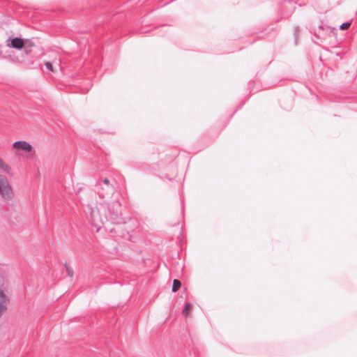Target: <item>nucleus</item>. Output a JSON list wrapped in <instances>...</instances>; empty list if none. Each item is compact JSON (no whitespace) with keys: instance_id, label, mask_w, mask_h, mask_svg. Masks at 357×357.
Wrapping results in <instances>:
<instances>
[{"instance_id":"nucleus-10","label":"nucleus","mask_w":357,"mask_h":357,"mask_svg":"<svg viewBox=\"0 0 357 357\" xmlns=\"http://www.w3.org/2000/svg\"><path fill=\"white\" fill-rule=\"evenodd\" d=\"M191 307V305L190 303H186L185 305V307L182 311V314L185 316V317H187L189 314V310Z\"/></svg>"},{"instance_id":"nucleus-7","label":"nucleus","mask_w":357,"mask_h":357,"mask_svg":"<svg viewBox=\"0 0 357 357\" xmlns=\"http://www.w3.org/2000/svg\"><path fill=\"white\" fill-rule=\"evenodd\" d=\"M10 46L13 48L21 50L24 47V41L20 38H17V37L14 38L11 40Z\"/></svg>"},{"instance_id":"nucleus-6","label":"nucleus","mask_w":357,"mask_h":357,"mask_svg":"<svg viewBox=\"0 0 357 357\" xmlns=\"http://www.w3.org/2000/svg\"><path fill=\"white\" fill-rule=\"evenodd\" d=\"M102 182L104 184H105L107 185L106 192H104L103 191L102 192L100 191V192H99V195L102 198H105V197L109 196V195H111L113 192L114 187H113V185L109 184V181L107 178H104L102 180Z\"/></svg>"},{"instance_id":"nucleus-9","label":"nucleus","mask_w":357,"mask_h":357,"mask_svg":"<svg viewBox=\"0 0 357 357\" xmlns=\"http://www.w3.org/2000/svg\"><path fill=\"white\" fill-rule=\"evenodd\" d=\"M181 285V282L178 280L174 279L172 284V291H177L180 289Z\"/></svg>"},{"instance_id":"nucleus-11","label":"nucleus","mask_w":357,"mask_h":357,"mask_svg":"<svg viewBox=\"0 0 357 357\" xmlns=\"http://www.w3.org/2000/svg\"><path fill=\"white\" fill-rule=\"evenodd\" d=\"M351 24V23L349 22H344L340 25V29L341 30H346L350 26Z\"/></svg>"},{"instance_id":"nucleus-13","label":"nucleus","mask_w":357,"mask_h":357,"mask_svg":"<svg viewBox=\"0 0 357 357\" xmlns=\"http://www.w3.org/2000/svg\"><path fill=\"white\" fill-rule=\"evenodd\" d=\"M67 271H68V275H69L70 277H72V276H73V271H71L68 270V268H67Z\"/></svg>"},{"instance_id":"nucleus-2","label":"nucleus","mask_w":357,"mask_h":357,"mask_svg":"<svg viewBox=\"0 0 357 357\" xmlns=\"http://www.w3.org/2000/svg\"><path fill=\"white\" fill-rule=\"evenodd\" d=\"M108 214H105V218L109 219L112 222L119 223V216L121 215L122 206L119 202H112L107 206Z\"/></svg>"},{"instance_id":"nucleus-3","label":"nucleus","mask_w":357,"mask_h":357,"mask_svg":"<svg viewBox=\"0 0 357 357\" xmlns=\"http://www.w3.org/2000/svg\"><path fill=\"white\" fill-rule=\"evenodd\" d=\"M0 195L5 199L12 197V189L8 179L3 175H0Z\"/></svg>"},{"instance_id":"nucleus-8","label":"nucleus","mask_w":357,"mask_h":357,"mask_svg":"<svg viewBox=\"0 0 357 357\" xmlns=\"http://www.w3.org/2000/svg\"><path fill=\"white\" fill-rule=\"evenodd\" d=\"M0 169H3L8 174H10V169L9 166L1 158H0Z\"/></svg>"},{"instance_id":"nucleus-1","label":"nucleus","mask_w":357,"mask_h":357,"mask_svg":"<svg viewBox=\"0 0 357 357\" xmlns=\"http://www.w3.org/2000/svg\"><path fill=\"white\" fill-rule=\"evenodd\" d=\"M105 204H100V209L105 210ZM86 213L89 214L91 225L99 230L101 225L103 224V218L100 213V208L89 206Z\"/></svg>"},{"instance_id":"nucleus-12","label":"nucleus","mask_w":357,"mask_h":357,"mask_svg":"<svg viewBox=\"0 0 357 357\" xmlns=\"http://www.w3.org/2000/svg\"><path fill=\"white\" fill-rule=\"evenodd\" d=\"M45 67H46V68H47V69H48V70H51V71H52V70H52V63H51L50 62H49V61H48V62H46V63H45Z\"/></svg>"},{"instance_id":"nucleus-5","label":"nucleus","mask_w":357,"mask_h":357,"mask_svg":"<svg viewBox=\"0 0 357 357\" xmlns=\"http://www.w3.org/2000/svg\"><path fill=\"white\" fill-rule=\"evenodd\" d=\"M9 302L6 295L0 290V317L7 310V305Z\"/></svg>"},{"instance_id":"nucleus-4","label":"nucleus","mask_w":357,"mask_h":357,"mask_svg":"<svg viewBox=\"0 0 357 357\" xmlns=\"http://www.w3.org/2000/svg\"><path fill=\"white\" fill-rule=\"evenodd\" d=\"M13 147L18 151L30 152L32 149L31 145L25 141H17L13 143Z\"/></svg>"}]
</instances>
